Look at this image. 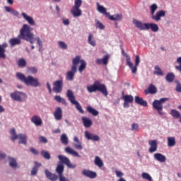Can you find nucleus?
I'll return each mask as SVG.
<instances>
[{
    "label": "nucleus",
    "mask_w": 181,
    "mask_h": 181,
    "mask_svg": "<svg viewBox=\"0 0 181 181\" xmlns=\"http://www.w3.org/2000/svg\"><path fill=\"white\" fill-rule=\"evenodd\" d=\"M86 138L88 139V141H100V137L98 135L93 134L89 133L88 132H85Z\"/></svg>",
    "instance_id": "412c9836"
},
{
    "label": "nucleus",
    "mask_w": 181,
    "mask_h": 181,
    "mask_svg": "<svg viewBox=\"0 0 181 181\" xmlns=\"http://www.w3.org/2000/svg\"><path fill=\"white\" fill-rule=\"evenodd\" d=\"M78 67L79 73H83L84 70H86V67H87V63L84 59H81V56L77 55L74 59H72V66L71 68V71L66 72V79L68 81H73L74 80V76H76V73H77V64H80Z\"/></svg>",
    "instance_id": "f257e3e1"
},
{
    "label": "nucleus",
    "mask_w": 181,
    "mask_h": 181,
    "mask_svg": "<svg viewBox=\"0 0 181 181\" xmlns=\"http://www.w3.org/2000/svg\"><path fill=\"white\" fill-rule=\"evenodd\" d=\"M145 94H156L158 93V89L155 85L151 83L148 88V89L144 90Z\"/></svg>",
    "instance_id": "a211bd4d"
},
{
    "label": "nucleus",
    "mask_w": 181,
    "mask_h": 181,
    "mask_svg": "<svg viewBox=\"0 0 181 181\" xmlns=\"http://www.w3.org/2000/svg\"><path fill=\"white\" fill-rule=\"evenodd\" d=\"M16 77L26 86H31L32 87H39L40 86V82L37 78H33L32 76H25L21 72H17Z\"/></svg>",
    "instance_id": "f03ea898"
},
{
    "label": "nucleus",
    "mask_w": 181,
    "mask_h": 181,
    "mask_svg": "<svg viewBox=\"0 0 181 181\" xmlns=\"http://www.w3.org/2000/svg\"><path fill=\"white\" fill-rule=\"evenodd\" d=\"M66 97L69 101H70L71 103L75 105L76 110L79 111L81 114H84V110H83L81 105H80V103L76 100V96H74V93L71 91V90L70 89L67 90Z\"/></svg>",
    "instance_id": "39448f33"
},
{
    "label": "nucleus",
    "mask_w": 181,
    "mask_h": 181,
    "mask_svg": "<svg viewBox=\"0 0 181 181\" xmlns=\"http://www.w3.org/2000/svg\"><path fill=\"white\" fill-rule=\"evenodd\" d=\"M23 18H24V19H25V21H27V22H28V23L30 25H31L32 26H33V25H35V20H33V18L28 16V14L25 13H21Z\"/></svg>",
    "instance_id": "7c9ffc66"
},
{
    "label": "nucleus",
    "mask_w": 181,
    "mask_h": 181,
    "mask_svg": "<svg viewBox=\"0 0 181 181\" xmlns=\"http://www.w3.org/2000/svg\"><path fill=\"white\" fill-rule=\"evenodd\" d=\"M74 142H76V144H74V148L78 151H81V149H83V146H81V142H80V140H78V137L74 136Z\"/></svg>",
    "instance_id": "473e14b6"
},
{
    "label": "nucleus",
    "mask_w": 181,
    "mask_h": 181,
    "mask_svg": "<svg viewBox=\"0 0 181 181\" xmlns=\"http://www.w3.org/2000/svg\"><path fill=\"white\" fill-rule=\"evenodd\" d=\"M87 90L88 93H95V91H99L100 93H102V94H103V95L105 97L108 95L107 86H105V84L101 83L98 81H95L93 85L87 86Z\"/></svg>",
    "instance_id": "20e7f679"
},
{
    "label": "nucleus",
    "mask_w": 181,
    "mask_h": 181,
    "mask_svg": "<svg viewBox=\"0 0 181 181\" xmlns=\"http://www.w3.org/2000/svg\"><path fill=\"white\" fill-rule=\"evenodd\" d=\"M141 177L142 179H145L146 180L153 181L152 180V177L148 173H142Z\"/></svg>",
    "instance_id": "de8ad7c7"
},
{
    "label": "nucleus",
    "mask_w": 181,
    "mask_h": 181,
    "mask_svg": "<svg viewBox=\"0 0 181 181\" xmlns=\"http://www.w3.org/2000/svg\"><path fill=\"white\" fill-rule=\"evenodd\" d=\"M163 16H166V12L163 10H161L156 13V16L155 14L151 16L152 19L156 21V22L160 21V18Z\"/></svg>",
    "instance_id": "6ab92c4d"
},
{
    "label": "nucleus",
    "mask_w": 181,
    "mask_h": 181,
    "mask_svg": "<svg viewBox=\"0 0 181 181\" xmlns=\"http://www.w3.org/2000/svg\"><path fill=\"white\" fill-rule=\"evenodd\" d=\"M88 42L90 46H95V40L93 38V34L90 33L88 37Z\"/></svg>",
    "instance_id": "37998d69"
},
{
    "label": "nucleus",
    "mask_w": 181,
    "mask_h": 181,
    "mask_svg": "<svg viewBox=\"0 0 181 181\" xmlns=\"http://www.w3.org/2000/svg\"><path fill=\"white\" fill-rule=\"evenodd\" d=\"M139 63H141V59L139 58V55H136V59H135V66L133 67H138L139 66Z\"/></svg>",
    "instance_id": "6e6d98bb"
},
{
    "label": "nucleus",
    "mask_w": 181,
    "mask_h": 181,
    "mask_svg": "<svg viewBox=\"0 0 181 181\" xmlns=\"http://www.w3.org/2000/svg\"><path fill=\"white\" fill-rule=\"evenodd\" d=\"M32 30V28L28 24H24L20 30V35L18 37L23 39V40H26V42H30L31 45H33L35 43V38L33 37V33H31Z\"/></svg>",
    "instance_id": "7ed1b4c3"
},
{
    "label": "nucleus",
    "mask_w": 181,
    "mask_h": 181,
    "mask_svg": "<svg viewBox=\"0 0 181 181\" xmlns=\"http://www.w3.org/2000/svg\"><path fill=\"white\" fill-rule=\"evenodd\" d=\"M134 101L136 104H138L139 105H141L142 107H148V102L139 96H135Z\"/></svg>",
    "instance_id": "aec40b11"
},
{
    "label": "nucleus",
    "mask_w": 181,
    "mask_h": 181,
    "mask_svg": "<svg viewBox=\"0 0 181 181\" xmlns=\"http://www.w3.org/2000/svg\"><path fill=\"white\" fill-rule=\"evenodd\" d=\"M41 155L44 159L49 160L50 159V153L45 150L41 151Z\"/></svg>",
    "instance_id": "49530a36"
},
{
    "label": "nucleus",
    "mask_w": 181,
    "mask_h": 181,
    "mask_svg": "<svg viewBox=\"0 0 181 181\" xmlns=\"http://www.w3.org/2000/svg\"><path fill=\"white\" fill-rule=\"evenodd\" d=\"M110 59V55L106 54L102 59H96L97 64H104V66L108 64V59Z\"/></svg>",
    "instance_id": "b1692460"
},
{
    "label": "nucleus",
    "mask_w": 181,
    "mask_h": 181,
    "mask_svg": "<svg viewBox=\"0 0 181 181\" xmlns=\"http://www.w3.org/2000/svg\"><path fill=\"white\" fill-rule=\"evenodd\" d=\"M71 12L73 16H74V18L81 16L82 15L81 10L78 7H73L72 9L71 10Z\"/></svg>",
    "instance_id": "bb28decb"
},
{
    "label": "nucleus",
    "mask_w": 181,
    "mask_h": 181,
    "mask_svg": "<svg viewBox=\"0 0 181 181\" xmlns=\"http://www.w3.org/2000/svg\"><path fill=\"white\" fill-rule=\"evenodd\" d=\"M177 85H176V88L175 90L177 93H181V83L179 81L176 82Z\"/></svg>",
    "instance_id": "13d9d810"
},
{
    "label": "nucleus",
    "mask_w": 181,
    "mask_h": 181,
    "mask_svg": "<svg viewBox=\"0 0 181 181\" xmlns=\"http://www.w3.org/2000/svg\"><path fill=\"white\" fill-rule=\"evenodd\" d=\"M40 166H42V163L35 162V165L31 170V176H36L37 175V170H39Z\"/></svg>",
    "instance_id": "cd10ccee"
},
{
    "label": "nucleus",
    "mask_w": 181,
    "mask_h": 181,
    "mask_svg": "<svg viewBox=\"0 0 181 181\" xmlns=\"http://www.w3.org/2000/svg\"><path fill=\"white\" fill-rule=\"evenodd\" d=\"M54 99L57 103H61L63 105H67V101H66V99L61 98L60 95H55Z\"/></svg>",
    "instance_id": "4c0bfd02"
},
{
    "label": "nucleus",
    "mask_w": 181,
    "mask_h": 181,
    "mask_svg": "<svg viewBox=\"0 0 181 181\" xmlns=\"http://www.w3.org/2000/svg\"><path fill=\"white\" fill-rule=\"evenodd\" d=\"M56 172L58 173L59 176H63V172H64V165L63 164H59L56 168Z\"/></svg>",
    "instance_id": "e433bc0d"
},
{
    "label": "nucleus",
    "mask_w": 181,
    "mask_h": 181,
    "mask_svg": "<svg viewBox=\"0 0 181 181\" xmlns=\"http://www.w3.org/2000/svg\"><path fill=\"white\" fill-rule=\"evenodd\" d=\"M165 78L168 83H173V80H175V74L173 73H168L166 75Z\"/></svg>",
    "instance_id": "79ce46f5"
},
{
    "label": "nucleus",
    "mask_w": 181,
    "mask_h": 181,
    "mask_svg": "<svg viewBox=\"0 0 181 181\" xmlns=\"http://www.w3.org/2000/svg\"><path fill=\"white\" fill-rule=\"evenodd\" d=\"M170 115H172V117H173V118H180V117H181L180 112H179V111H177L175 109L171 110Z\"/></svg>",
    "instance_id": "a19ab883"
},
{
    "label": "nucleus",
    "mask_w": 181,
    "mask_h": 181,
    "mask_svg": "<svg viewBox=\"0 0 181 181\" xmlns=\"http://www.w3.org/2000/svg\"><path fill=\"white\" fill-rule=\"evenodd\" d=\"M53 91L57 94H60L63 91V79L57 80L53 83Z\"/></svg>",
    "instance_id": "9d476101"
},
{
    "label": "nucleus",
    "mask_w": 181,
    "mask_h": 181,
    "mask_svg": "<svg viewBox=\"0 0 181 181\" xmlns=\"http://www.w3.org/2000/svg\"><path fill=\"white\" fill-rule=\"evenodd\" d=\"M97 6L98 12H100V13H103L107 18L108 16H110V13L107 12V8H104V6H100L99 3H97Z\"/></svg>",
    "instance_id": "2f4dec72"
},
{
    "label": "nucleus",
    "mask_w": 181,
    "mask_h": 181,
    "mask_svg": "<svg viewBox=\"0 0 181 181\" xmlns=\"http://www.w3.org/2000/svg\"><path fill=\"white\" fill-rule=\"evenodd\" d=\"M30 151L33 153V155H39V151L34 148H30Z\"/></svg>",
    "instance_id": "e2e57ef3"
},
{
    "label": "nucleus",
    "mask_w": 181,
    "mask_h": 181,
    "mask_svg": "<svg viewBox=\"0 0 181 181\" xmlns=\"http://www.w3.org/2000/svg\"><path fill=\"white\" fill-rule=\"evenodd\" d=\"M45 175L47 176V179L51 181H56L58 179V176L56 174L52 173L49 170H45Z\"/></svg>",
    "instance_id": "5701e85b"
},
{
    "label": "nucleus",
    "mask_w": 181,
    "mask_h": 181,
    "mask_svg": "<svg viewBox=\"0 0 181 181\" xmlns=\"http://www.w3.org/2000/svg\"><path fill=\"white\" fill-rule=\"evenodd\" d=\"M12 100H14V101H20L22 103V101H25L26 100V95L24 93L16 91L10 95Z\"/></svg>",
    "instance_id": "6e6552de"
},
{
    "label": "nucleus",
    "mask_w": 181,
    "mask_h": 181,
    "mask_svg": "<svg viewBox=\"0 0 181 181\" xmlns=\"http://www.w3.org/2000/svg\"><path fill=\"white\" fill-rule=\"evenodd\" d=\"M63 23L65 25H70V21L67 18L66 19H63Z\"/></svg>",
    "instance_id": "69168bd1"
},
{
    "label": "nucleus",
    "mask_w": 181,
    "mask_h": 181,
    "mask_svg": "<svg viewBox=\"0 0 181 181\" xmlns=\"http://www.w3.org/2000/svg\"><path fill=\"white\" fill-rule=\"evenodd\" d=\"M36 40L37 45L40 46L39 52H40L42 50V47H43V42L40 40V37H37Z\"/></svg>",
    "instance_id": "5fc2aeb1"
},
{
    "label": "nucleus",
    "mask_w": 181,
    "mask_h": 181,
    "mask_svg": "<svg viewBox=\"0 0 181 181\" xmlns=\"http://www.w3.org/2000/svg\"><path fill=\"white\" fill-rule=\"evenodd\" d=\"M10 46H11L12 47H13L14 46H16L18 45H21V38H11L8 41Z\"/></svg>",
    "instance_id": "c756f323"
},
{
    "label": "nucleus",
    "mask_w": 181,
    "mask_h": 181,
    "mask_svg": "<svg viewBox=\"0 0 181 181\" xmlns=\"http://www.w3.org/2000/svg\"><path fill=\"white\" fill-rule=\"evenodd\" d=\"M58 45H59V47L61 49H63L64 50H66V49H67V44L63 41H59Z\"/></svg>",
    "instance_id": "603ef678"
},
{
    "label": "nucleus",
    "mask_w": 181,
    "mask_h": 181,
    "mask_svg": "<svg viewBox=\"0 0 181 181\" xmlns=\"http://www.w3.org/2000/svg\"><path fill=\"white\" fill-rule=\"evenodd\" d=\"M115 173H116V176L117 177H122V176H124V173L121 172V171H118V170H116L115 171Z\"/></svg>",
    "instance_id": "0e129e2a"
},
{
    "label": "nucleus",
    "mask_w": 181,
    "mask_h": 181,
    "mask_svg": "<svg viewBox=\"0 0 181 181\" xmlns=\"http://www.w3.org/2000/svg\"><path fill=\"white\" fill-rule=\"evenodd\" d=\"M81 119L83 124V127H85V128H90V127L93 125V121H91L89 118L82 117Z\"/></svg>",
    "instance_id": "c85d7f7f"
},
{
    "label": "nucleus",
    "mask_w": 181,
    "mask_h": 181,
    "mask_svg": "<svg viewBox=\"0 0 181 181\" xmlns=\"http://www.w3.org/2000/svg\"><path fill=\"white\" fill-rule=\"evenodd\" d=\"M96 28H98V29H100V30H103L105 29V26H104L101 22L97 21H96Z\"/></svg>",
    "instance_id": "864d4df0"
},
{
    "label": "nucleus",
    "mask_w": 181,
    "mask_h": 181,
    "mask_svg": "<svg viewBox=\"0 0 181 181\" xmlns=\"http://www.w3.org/2000/svg\"><path fill=\"white\" fill-rule=\"evenodd\" d=\"M5 49L0 45V59H5L6 55L5 54Z\"/></svg>",
    "instance_id": "3c124183"
},
{
    "label": "nucleus",
    "mask_w": 181,
    "mask_h": 181,
    "mask_svg": "<svg viewBox=\"0 0 181 181\" xmlns=\"http://www.w3.org/2000/svg\"><path fill=\"white\" fill-rule=\"evenodd\" d=\"M108 18L110 21H122V14H115L114 16H111V14H109Z\"/></svg>",
    "instance_id": "72a5a7b5"
},
{
    "label": "nucleus",
    "mask_w": 181,
    "mask_h": 181,
    "mask_svg": "<svg viewBox=\"0 0 181 181\" xmlns=\"http://www.w3.org/2000/svg\"><path fill=\"white\" fill-rule=\"evenodd\" d=\"M31 122L35 124L36 127H42V125H43V121H42V118L37 115H34L31 118Z\"/></svg>",
    "instance_id": "f3484780"
},
{
    "label": "nucleus",
    "mask_w": 181,
    "mask_h": 181,
    "mask_svg": "<svg viewBox=\"0 0 181 181\" xmlns=\"http://www.w3.org/2000/svg\"><path fill=\"white\" fill-rule=\"evenodd\" d=\"M146 30H148V29H151L152 32H158L159 30V26H158V24L153 23H149L146 25Z\"/></svg>",
    "instance_id": "393cba45"
},
{
    "label": "nucleus",
    "mask_w": 181,
    "mask_h": 181,
    "mask_svg": "<svg viewBox=\"0 0 181 181\" xmlns=\"http://www.w3.org/2000/svg\"><path fill=\"white\" fill-rule=\"evenodd\" d=\"M150 11H151V16L155 15V12H156V11H158V4H153L151 6H150Z\"/></svg>",
    "instance_id": "c03bdc74"
},
{
    "label": "nucleus",
    "mask_w": 181,
    "mask_h": 181,
    "mask_svg": "<svg viewBox=\"0 0 181 181\" xmlns=\"http://www.w3.org/2000/svg\"><path fill=\"white\" fill-rule=\"evenodd\" d=\"M53 115L56 121H62V119H63V110H62V107H56Z\"/></svg>",
    "instance_id": "ddd939ff"
},
{
    "label": "nucleus",
    "mask_w": 181,
    "mask_h": 181,
    "mask_svg": "<svg viewBox=\"0 0 181 181\" xmlns=\"http://www.w3.org/2000/svg\"><path fill=\"white\" fill-rule=\"evenodd\" d=\"M83 4V1L81 0H75V4L74 6V8H80L81 6V4Z\"/></svg>",
    "instance_id": "4d7b16f0"
},
{
    "label": "nucleus",
    "mask_w": 181,
    "mask_h": 181,
    "mask_svg": "<svg viewBox=\"0 0 181 181\" xmlns=\"http://www.w3.org/2000/svg\"><path fill=\"white\" fill-rule=\"evenodd\" d=\"M133 23L136 26V28H137L140 30H147L146 25H148V23H142L141 21L134 19V20H133Z\"/></svg>",
    "instance_id": "4468645a"
},
{
    "label": "nucleus",
    "mask_w": 181,
    "mask_h": 181,
    "mask_svg": "<svg viewBox=\"0 0 181 181\" xmlns=\"http://www.w3.org/2000/svg\"><path fill=\"white\" fill-rule=\"evenodd\" d=\"M47 88L49 90V94H52V86L49 82H47Z\"/></svg>",
    "instance_id": "338daca9"
},
{
    "label": "nucleus",
    "mask_w": 181,
    "mask_h": 181,
    "mask_svg": "<svg viewBox=\"0 0 181 181\" xmlns=\"http://www.w3.org/2000/svg\"><path fill=\"white\" fill-rule=\"evenodd\" d=\"M11 135V141H16V139H20L18 144H23V145H26L28 144V136L25 134H16V130L15 129H11L10 131Z\"/></svg>",
    "instance_id": "423d86ee"
},
{
    "label": "nucleus",
    "mask_w": 181,
    "mask_h": 181,
    "mask_svg": "<svg viewBox=\"0 0 181 181\" xmlns=\"http://www.w3.org/2000/svg\"><path fill=\"white\" fill-rule=\"evenodd\" d=\"M11 13L14 15V16H18L19 15V13L16 11L12 8Z\"/></svg>",
    "instance_id": "774afa93"
},
{
    "label": "nucleus",
    "mask_w": 181,
    "mask_h": 181,
    "mask_svg": "<svg viewBox=\"0 0 181 181\" xmlns=\"http://www.w3.org/2000/svg\"><path fill=\"white\" fill-rule=\"evenodd\" d=\"M40 141L42 142V144H47V139L42 136L40 137Z\"/></svg>",
    "instance_id": "680f3d73"
},
{
    "label": "nucleus",
    "mask_w": 181,
    "mask_h": 181,
    "mask_svg": "<svg viewBox=\"0 0 181 181\" xmlns=\"http://www.w3.org/2000/svg\"><path fill=\"white\" fill-rule=\"evenodd\" d=\"M154 159L156 160H158V162H160L161 163H164V162H166V156H163L160 153H156L153 155Z\"/></svg>",
    "instance_id": "4be33fe9"
},
{
    "label": "nucleus",
    "mask_w": 181,
    "mask_h": 181,
    "mask_svg": "<svg viewBox=\"0 0 181 181\" xmlns=\"http://www.w3.org/2000/svg\"><path fill=\"white\" fill-rule=\"evenodd\" d=\"M166 101H169V98H163L159 100H155L153 102V107L155 110H156V111H158L159 115H163V112H162L163 110V105L162 104L163 103H166Z\"/></svg>",
    "instance_id": "0eeeda50"
},
{
    "label": "nucleus",
    "mask_w": 181,
    "mask_h": 181,
    "mask_svg": "<svg viewBox=\"0 0 181 181\" xmlns=\"http://www.w3.org/2000/svg\"><path fill=\"white\" fill-rule=\"evenodd\" d=\"M82 175L86 177H89V179H95V177H97V173L90 170H83L82 171Z\"/></svg>",
    "instance_id": "dca6fc26"
},
{
    "label": "nucleus",
    "mask_w": 181,
    "mask_h": 181,
    "mask_svg": "<svg viewBox=\"0 0 181 181\" xmlns=\"http://www.w3.org/2000/svg\"><path fill=\"white\" fill-rule=\"evenodd\" d=\"M168 146L172 147L176 145V139L175 137H168Z\"/></svg>",
    "instance_id": "58836bf2"
},
{
    "label": "nucleus",
    "mask_w": 181,
    "mask_h": 181,
    "mask_svg": "<svg viewBox=\"0 0 181 181\" xmlns=\"http://www.w3.org/2000/svg\"><path fill=\"white\" fill-rule=\"evenodd\" d=\"M28 71L30 73H32V74H36V73H37V69H36V67H30L28 69Z\"/></svg>",
    "instance_id": "bf43d9fd"
},
{
    "label": "nucleus",
    "mask_w": 181,
    "mask_h": 181,
    "mask_svg": "<svg viewBox=\"0 0 181 181\" xmlns=\"http://www.w3.org/2000/svg\"><path fill=\"white\" fill-rule=\"evenodd\" d=\"M94 163L98 168H103V166H104V163L103 162V160H101V158L98 156L95 157Z\"/></svg>",
    "instance_id": "c9c22d12"
},
{
    "label": "nucleus",
    "mask_w": 181,
    "mask_h": 181,
    "mask_svg": "<svg viewBox=\"0 0 181 181\" xmlns=\"http://www.w3.org/2000/svg\"><path fill=\"white\" fill-rule=\"evenodd\" d=\"M8 159H9V165L11 168L16 169V168L18 166V163H16V160L12 158H9Z\"/></svg>",
    "instance_id": "a18cd8bd"
},
{
    "label": "nucleus",
    "mask_w": 181,
    "mask_h": 181,
    "mask_svg": "<svg viewBox=\"0 0 181 181\" xmlns=\"http://www.w3.org/2000/svg\"><path fill=\"white\" fill-rule=\"evenodd\" d=\"M86 111H88V112H89V114H92L93 115V117H97V115H98L99 112L97 110L93 108V107L91 106H88L86 107Z\"/></svg>",
    "instance_id": "f704fd0d"
},
{
    "label": "nucleus",
    "mask_w": 181,
    "mask_h": 181,
    "mask_svg": "<svg viewBox=\"0 0 181 181\" xmlns=\"http://www.w3.org/2000/svg\"><path fill=\"white\" fill-rule=\"evenodd\" d=\"M132 129L133 131H138V129H139V125H138V124H136V123L132 124Z\"/></svg>",
    "instance_id": "052dcab7"
},
{
    "label": "nucleus",
    "mask_w": 181,
    "mask_h": 181,
    "mask_svg": "<svg viewBox=\"0 0 181 181\" xmlns=\"http://www.w3.org/2000/svg\"><path fill=\"white\" fill-rule=\"evenodd\" d=\"M122 100H124L123 107L124 108H129V104L134 103V96L131 95H123Z\"/></svg>",
    "instance_id": "f8f14e48"
},
{
    "label": "nucleus",
    "mask_w": 181,
    "mask_h": 181,
    "mask_svg": "<svg viewBox=\"0 0 181 181\" xmlns=\"http://www.w3.org/2000/svg\"><path fill=\"white\" fill-rule=\"evenodd\" d=\"M18 65L19 67H25L26 66V60L23 59H20L18 61Z\"/></svg>",
    "instance_id": "8fccbe9b"
},
{
    "label": "nucleus",
    "mask_w": 181,
    "mask_h": 181,
    "mask_svg": "<svg viewBox=\"0 0 181 181\" xmlns=\"http://www.w3.org/2000/svg\"><path fill=\"white\" fill-rule=\"evenodd\" d=\"M58 158L60 162L64 163V165H66L69 169H74L77 166V165L71 163V162H70V159L63 155L58 156Z\"/></svg>",
    "instance_id": "1a4fd4ad"
},
{
    "label": "nucleus",
    "mask_w": 181,
    "mask_h": 181,
    "mask_svg": "<svg viewBox=\"0 0 181 181\" xmlns=\"http://www.w3.org/2000/svg\"><path fill=\"white\" fill-rule=\"evenodd\" d=\"M65 152L66 153H69V155H72V156H76V158H81V156L78 155V153L77 151L73 150V148L70 147H66Z\"/></svg>",
    "instance_id": "a878e982"
},
{
    "label": "nucleus",
    "mask_w": 181,
    "mask_h": 181,
    "mask_svg": "<svg viewBox=\"0 0 181 181\" xmlns=\"http://www.w3.org/2000/svg\"><path fill=\"white\" fill-rule=\"evenodd\" d=\"M60 139H61L62 144H63L64 145H69V137H67V134H63L61 136Z\"/></svg>",
    "instance_id": "ea45409f"
},
{
    "label": "nucleus",
    "mask_w": 181,
    "mask_h": 181,
    "mask_svg": "<svg viewBox=\"0 0 181 181\" xmlns=\"http://www.w3.org/2000/svg\"><path fill=\"white\" fill-rule=\"evenodd\" d=\"M148 145H150V148L148 149L150 153H153V152H156V151H158V141L156 140H150Z\"/></svg>",
    "instance_id": "2eb2a0df"
},
{
    "label": "nucleus",
    "mask_w": 181,
    "mask_h": 181,
    "mask_svg": "<svg viewBox=\"0 0 181 181\" xmlns=\"http://www.w3.org/2000/svg\"><path fill=\"white\" fill-rule=\"evenodd\" d=\"M122 53L123 56L126 57V63L127 66H129V68L131 69L132 73H133V74H135V73H136L137 68L134 67V64L131 62V57H129V55H127V53H125V51L124 49L122 50Z\"/></svg>",
    "instance_id": "9b49d317"
},
{
    "label": "nucleus",
    "mask_w": 181,
    "mask_h": 181,
    "mask_svg": "<svg viewBox=\"0 0 181 181\" xmlns=\"http://www.w3.org/2000/svg\"><path fill=\"white\" fill-rule=\"evenodd\" d=\"M154 74H156L157 76H162L163 74V72H162V69H160L159 66H155Z\"/></svg>",
    "instance_id": "09e8293b"
}]
</instances>
